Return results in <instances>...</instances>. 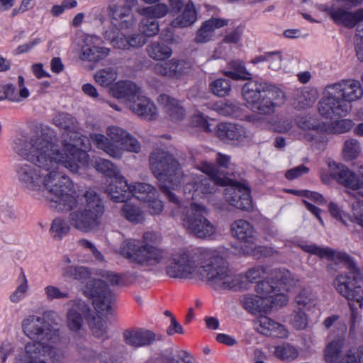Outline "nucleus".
I'll return each instance as SVG.
<instances>
[{"label":"nucleus","mask_w":363,"mask_h":363,"mask_svg":"<svg viewBox=\"0 0 363 363\" xmlns=\"http://www.w3.org/2000/svg\"><path fill=\"white\" fill-rule=\"evenodd\" d=\"M52 138L48 135L33 133L15 141L17 155L30 163L23 162L16 167L19 182L30 190L40 189L46 172L60 160V157L53 155Z\"/></svg>","instance_id":"1"},{"label":"nucleus","mask_w":363,"mask_h":363,"mask_svg":"<svg viewBox=\"0 0 363 363\" xmlns=\"http://www.w3.org/2000/svg\"><path fill=\"white\" fill-rule=\"evenodd\" d=\"M22 329L30 339L38 341L28 342L25 346L26 359H16L15 363H46L45 347L42 341L57 342L59 333L44 317L29 315L22 321Z\"/></svg>","instance_id":"2"},{"label":"nucleus","mask_w":363,"mask_h":363,"mask_svg":"<svg viewBox=\"0 0 363 363\" xmlns=\"http://www.w3.org/2000/svg\"><path fill=\"white\" fill-rule=\"evenodd\" d=\"M34 135H48L51 138L53 145L52 149L54 150L53 155L60 157L59 161L66 167H69L72 171H76L78 168L79 162H84L87 155L82 147H86L85 142L87 140L79 131V129L64 131L62 133V146L60 150L57 145V138L55 133L49 129L41 128L38 130Z\"/></svg>","instance_id":"3"},{"label":"nucleus","mask_w":363,"mask_h":363,"mask_svg":"<svg viewBox=\"0 0 363 363\" xmlns=\"http://www.w3.org/2000/svg\"><path fill=\"white\" fill-rule=\"evenodd\" d=\"M60 164H62L61 161L57 162L46 172L42 186L38 191L44 198L53 203L52 207L57 211H67L76 206L77 200L69 194L72 187V181L57 170Z\"/></svg>","instance_id":"4"},{"label":"nucleus","mask_w":363,"mask_h":363,"mask_svg":"<svg viewBox=\"0 0 363 363\" xmlns=\"http://www.w3.org/2000/svg\"><path fill=\"white\" fill-rule=\"evenodd\" d=\"M85 200L82 206L77 205L70 211L69 223L76 230L82 233H90L101 225V218L104 213V206L96 192L89 189L84 195Z\"/></svg>","instance_id":"5"},{"label":"nucleus","mask_w":363,"mask_h":363,"mask_svg":"<svg viewBox=\"0 0 363 363\" xmlns=\"http://www.w3.org/2000/svg\"><path fill=\"white\" fill-rule=\"evenodd\" d=\"M157 238L156 234L151 232L144 233L145 244L137 240H125L120 247L121 255L130 262L142 267L155 266L164 260V251L151 244Z\"/></svg>","instance_id":"6"},{"label":"nucleus","mask_w":363,"mask_h":363,"mask_svg":"<svg viewBox=\"0 0 363 363\" xmlns=\"http://www.w3.org/2000/svg\"><path fill=\"white\" fill-rule=\"evenodd\" d=\"M196 276L216 290L235 289L238 284L227 260L218 255L208 256L197 269Z\"/></svg>","instance_id":"7"},{"label":"nucleus","mask_w":363,"mask_h":363,"mask_svg":"<svg viewBox=\"0 0 363 363\" xmlns=\"http://www.w3.org/2000/svg\"><path fill=\"white\" fill-rule=\"evenodd\" d=\"M106 134L108 138L95 133L91 135V139L98 148L113 158L121 159L123 150L134 153H138L141 150L140 143L120 127L108 128Z\"/></svg>","instance_id":"8"},{"label":"nucleus","mask_w":363,"mask_h":363,"mask_svg":"<svg viewBox=\"0 0 363 363\" xmlns=\"http://www.w3.org/2000/svg\"><path fill=\"white\" fill-rule=\"evenodd\" d=\"M337 258L349 270L348 274H340L333 281L337 292L349 303L356 302L359 308H363V287L359 284L362 277L356 263L347 253L340 252Z\"/></svg>","instance_id":"9"},{"label":"nucleus","mask_w":363,"mask_h":363,"mask_svg":"<svg viewBox=\"0 0 363 363\" xmlns=\"http://www.w3.org/2000/svg\"><path fill=\"white\" fill-rule=\"evenodd\" d=\"M150 169L160 183L177 186L184 182L181 164L169 152L157 148L149 156Z\"/></svg>","instance_id":"10"},{"label":"nucleus","mask_w":363,"mask_h":363,"mask_svg":"<svg viewBox=\"0 0 363 363\" xmlns=\"http://www.w3.org/2000/svg\"><path fill=\"white\" fill-rule=\"evenodd\" d=\"M200 169L207 176L201 175L194 181L188 182L184 187V194L201 193L203 194H211L216 191L217 186H225L231 179L228 178L223 172L218 169V167L208 162H202Z\"/></svg>","instance_id":"11"},{"label":"nucleus","mask_w":363,"mask_h":363,"mask_svg":"<svg viewBox=\"0 0 363 363\" xmlns=\"http://www.w3.org/2000/svg\"><path fill=\"white\" fill-rule=\"evenodd\" d=\"M204 206L191 203L182 208L181 220L186 230L199 238H207L216 233V227L206 218Z\"/></svg>","instance_id":"12"},{"label":"nucleus","mask_w":363,"mask_h":363,"mask_svg":"<svg viewBox=\"0 0 363 363\" xmlns=\"http://www.w3.org/2000/svg\"><path fill=\"white\" fill-rule=\"evenodd\" d=\"M351 108V105L338 94L331 84L325 87V96L318 104L320 114L329 119L346 116Z\"/></svg>","instance_id":"13"},{"label":"nucleus","mask_w":363,"mask_h":363,"mask_svg":"<svg viewBox=\"0 0 363 363\" xmlns=\"http://www.w3.org/2000/svg\"><path fill=\"white\" fill-rule=\"evenodd\" d=\"M332 18L337 23H341L347 28H353L357 25L355 40L357 57L363 62V8L354 12L347 11L338 9L330 12Z\"/></svg>","instance_id":"14"},{"label":"nucleus","mask_w":363,"mask_h":363,"mask_svg":"<svg viewBox=\"0 0 363 363\" xmlns=\"http://www.w3.org/2000/svg\"><path fill=\"white\" fill-rule=\"evenodd\" d=\"M198 263L194 256L186 250H179L172 255L166 273L172 278L190 279L196 275Z\"/></svg>","instance_id":"15"},{"label":"nucleus","mask_w":363,"mask_h":363,"mask_svg":"<svg viewBox=\"0 0 363 363\" xmlns=\"http://www.w3.org/2000/svg\"><path fill=\"white\" fill-rule=\"evenodd\" d=\"M83 293L92 299V303L98 312L110 313L112 294L104 281L96 279L89 280L84 285Z\"/></svg>","instance_id":"16"},{"label":"nucleus","mask_w":363,"mask_h":363,"mask_svg":"<svg viewBox=\"0 0 363 363\" xmlns=\"http://www.w3.org/2000/svg\"><path fill=\"white\" fill-rule=\"evenodd\" d=\"M257 81L250 80L242 86V95L253 111L259 114L268 115L274 113V103L267 97L261 96L260 89H257Z\"/></svg>","instance_id":"17"},{"label":"nucleus","mask_w":363,"mask_h":363,"mask_svg":"<svg viewBox=\"0 0 363 363\" xmlns=\"http://www.w3.org/2000/svg\"><path fill=\"white\" fill-rule=\"evenodd\" d=\"M225 186V201L230 205L243 211H250L252 208L250 189L247 186L231 179Z\"/></svg>","instance_id":"18"},{"label":"nucleus","mask_w":363,"mask_h":363,"mask_svg":"<svg viewBox=\"0 0 363 363\" xmlns=\"http://www.w3.org/2000/svg\"><path fill=\"white\" fill-rule=\"evenodd\" d=\"M330 176L339 184L352 190L363 189V167L359 170L362 178L354 172L350 171L345 165L333 162L329 164Z\"/></svg>","instance_id":"19"},{"label":"nucleus","mask_w":363,"mask_h":363,"mask_svg":"<svg viewBox=\"0 0 363 363\" xmlns=\"http://www.w3.org/2000/svg\"><path fill=\"white\" fill-rule=\"evenodd\" d=\"M125 342L134 347H146L152 345L156 341H161L162 337L149 330L142 328L125 330L123 332Z\"/></svg>","instance_id":"20"},{"label":"nucleus","mask_w":363,"mask_h":363,"mask_svg":"<svg viewBox=\"0 0 363 363\" xmlns=\"http://www.w3.org/2000/svg\"><path fill=\"white\" fill-rule=\"evenodd\" d=\"M191 68V65L187 61L172 59L162 63H157L154 66V72L162 77L179 78L187 73Z\"/></svg>","instance_id":"21"},{"label":"nucleus","mask_w":363,"mask_h":363,"mask_svg":"<svg viewBox=\"0 0 363 363\" xmlns=\"http://www.w3.org/2000/svg\"><path fill=\"white\" fill-rule=\"evenodd\" d=\"M91 311L84 301L76 300L67 313V325L70 330L78 331L83 325V316L86 317Z\"/></svg>","instance_id":"22"},{"label":"nucleus","mask_w":363,"mask_h":363,"mask_svg":"<svg viewBox=\"0 0 363 363\" xmlns=\"http://www.w3.org/2000/svg\"><path fill=\"white\" fill-rule=\"evenodd\" d=\"M215 132L216 136L225 143L233 140L243 141L247 137L244 127L232 123H218L215 128Z\"/></svg>","instance_id":"23"},{"label":"nucleus","mask_w":363,"mask_h":363,"mask_svg":"<svg viewBox=\"0 0 363 363\" xmlns=\"http://www.w3.org/2000/svg\"><path fill=\"white\" fill-rule=\"evenodd\" d=\"M338 94L350 104L363 96V89L357 80L349 79L331 84Z\"/></svg>","instance_id":"24"},{"label":"nucleus","mask_w":363,"mask_h":363,"mask_svg":"<svg viewBox=\"0 0 363 363\" xmlns=\"http://www.w3.org/2000/svg\"><path fill=\"white\" fill-rule=\"evenodd\" d=\"M127 106L133 113L145 119L152 120L157 114L155 104L146 96H143L140 92L136 99L128 103Z\"/></svg>","instance_id":"25"},{"label":"nucleus","mask_w":363,"mask_h":363,"mask_svg":"<svg viewBox=\"0 0 363 363\" xmlns=\"http://www.w3.org/2000/svg\"><path fill=\"white\" fill-rule=\"evenodd\" d=\"M106 193L115 202H125L131 198L130 186L123 177H115L106 187Z\"/></svg>","instance_id":"26"},{"label":"nucleus","mask_w":363,"mask_h":363,"mask_svg":"<svg viewBox=\"0 0 363 363\" xmlns=\"http://www.w3.org/2000/svg\"><path fill=\"white\" fill-rule=\"evenodd\" d=\"M256 324V330L266 336L284 338L288 336V331L281 324L276 323L267 316H261Z\"/></svg>","instance_id":"27"},{"label":"nucleus","mask_w":363,"mask_h":363,"mask_svg":"<svg viewBox=\"0 0 363 363\" xmlns=\"http://www.w3.org/2000/svg\"><path fill=\"white\" fill-rule=\"evenodd\" d=\"M140 92V88L130 81L118 82L110 89L111 95L118 99H124L127 106L136 99Z\"/></svg>","instance_id":"28"},{"label":"nucleus","mask_w":363,"mask_h":363,"mask_svg":"<svg viewBox=\"0 0 363 363\" xmlns=\"http://www.w3.org/2000/svg\"><path fill=\"white\" fill-rule=\"evenodd\" d=\"M158 102L163 106L164 112L172 121H182L185 116V110L181 103L167 94H161Z\"/></svg>","instance_id":"29"},{"label":"nucleus","mask_w":363,"mask_h":363,"mask_svg":"<svg viewBox=\"0 0 363 363\" xmlns=\"http://www.w3.org/2000/svg\"><path fill=\"white\" fill-rule=\"evenodd\" d=\"M227 25V21L212 18L203 23L201 28L196 33L195 42L197 43H205L208 42L216 28H220Z\"/></svg>","instance_id":"30"},{"label":"nucleus","mask_w":363,"mask_h":363,"mask_svg":"<svg viewBox=\"0 0 363 363\" xmlns=\"http://www.w3.org/2000/svg\"><path fill=\"white\" fill-rule=\"evenodd\" d=\"M231 231L233 235L242 242L253 243L255 240L254 228L245 220L234 221L231 225Z\"/></svg>","instance_id":"31"},{"label":"nucleus","mask_w":363,"mask_h":363,"mask_svg":"<svg viewBox=\"0 0 363 363\" xmlns=\"http://www.w3.org/2000/svg\"><path fill=\"white\" fill-rule=\"evenodd\" d=\"M255 291L257 292L258 296L264 299L271 298V303H274L275 300L279 297V300L281 298H286L281 294V289L278 285L274 284L272 280H262L257 282L255 286Z\"/></svg>","instance_id":"32"},{"label":"nucleus","mask_w":363,"mask_h":363,"mask_svg":"<svg viewBox=\"0 0 363 363\" xmlns=\"http://www.w3.org/2000/svg\"><path fill=\"white\" fill-rule=\"evenodd\" d=\"M317 98L315 89H297L293 94L292 104L296 109H305L313 106Z\"/></svg>","instance_id":"33"},{"label":"nucleus","mask_w":363,"mask_h":363,"mask_svg":"<svg viewBox=\"0 0 363 363\" xmlns=\"http://www.w3.org/2000/svg\"><path fill=\"white\" fill-rule=\"evenodd\" d=\"M110 50L105 47H99L88 42L82 47L80 59L84 61L99 62L109 54Z\"/></svg>","instance_id":"34"},{"label":"nucleus","mask_w":363,"mask_h":363,"mask_svg":"<svg viewBox=\"0 0 363 363\" xmlns=\"http://www.w3.org/2000/svg\"><path fill=\"white\" fill-rule=\"evenodd\" d=\"M61 275L65 279H73L82 283L91 277V270L83 265H67L61 268Z\"/></svg>","instance_id":"35"},{"label":"nucleus","mask_w":363,"mask_h":363,"mask_svg":"<svg viewBox=\"0 0 363 363\" xmlns=\"http://www.w3.org/2000/svg\"><path fill=\"white\" fill-rule=\"evenodd\" d=\"M257 85H258L257 89H260L261 96L267 97L277 107L285 102L286 96L281 89L266 82H258L257 81Z\"/></svg>","instance_id":"36"},{"label":"nucleus","mask_w":363,"mask_h":363,"mask_svg":"<svg viewBox=\"0 0 363 363\" xmlns=\"http://www.w3.org/2000/svg\"><path fill=\"white\" fill-rule=\"evenodd\" d=\"M147 55L155 60H164L171 57L172 48L164 42L157 40L152 41L146 47Z\"/></svg>","instance_id":"37"},{"label":"nucleus","mask_w":363,"mask_h":363,"mask_svg":"<svg viewBox=\"0 0 363 363\" xmlns=\"http://www.w3.org/2000/svg\"><path fill=\"white\" fill-rule=\"evenodd\" d=\"M130 189L131 197H135L143 202L153 199L157 194V190L154 186L145 183H138L133 186H130Z\"/></svg>","instance_id":"38"},{"label":"nucleus","mask_w":363,"mask_h":363,"mask_svg":"<svg viewBox=\"0 0 363 363\" xmlns=\"http://www.w3.org/2000/svg\"><path fill=\"white\" fill-rule=\"evenodd\" d=\"M196 20V13L193 3L189 1L185 6L183 13L174 18L172 25L174 27L185 28L193 24Z\"/></svg>","instance_id":"39"},{"label":"nucleus","mask_w":363,"mask_h":363,"mask_svg":"<svg viewBox=\"0 0 363 363\" xmlns=\"http://www.w3.org/2000/svg\"><path fill=\"white\" fill-rule=\"evenodd\" d=\"M121 213L128 220L133 223H141L145 220L144 211L140 206L132 203H125L121 208Z\"/></svg>","instance_id":"40"},{"label":"nucleus","mask_w":363,"mask_h":363,"mask_svg":"<svg viewBox=\"0 0 363 363\" xmlns=\"http://www.w3.org/2000/svg\"><path fill=\"white\" fill-rule=\"evenodd\" d=\"M228 67L230 69H232L233 71L224 72V74L226 77L234 80H251L250 77L251 74L246 69L242 62L239 60L230 61L228 63Z\"/></svg>","instance_id":"41"},{"label":"nucleus","mask_w":363,"mask_h":363,"mask_svg":"<svg viewBox=\"0 0 363 363\" xmlns=\"http://www.w3.org/2000/svg\"><path fill=\"white\" fill-rule=\"evenodd\" d=\"M213 109L223 116H237L240 113L238 103L233 101H218L213 105Z\"/></svg>","instance_id":"42"},{"label":"nucleus","mask_w":363,"mask_h":363,"mask_svg":"<svg viewBox=\"0 0 363 363\" xmlns=\"http://www.w3.org/2000/svg\"><path fill=\"white\" fill-rule=\"evenodd\" d=\"M269 279L272 281L274 284L278 285L280 289L281 287L286 288L294 283L291 272L284 269H273L271 272Z\"/></svg>","instance_id":"43"},{"label":"nucleus","mask_w":363,"mask_h":363,"mask_svg":"<svg viewBox=\"0 0 363 363\" xmlns=\"http://www.w3.org/2000/svg\"><path fill=\"white\" fill-rule=\"evenodd\" d=\"M53 123L64 129V131L79 129V124L74 117L67 113H59L52 119Z\"/></svg>","instance_id":"44"},{"label":"nucleus","mask_w":363,"mask_h":363,"mask_svg":"<svg viewBox=\"0 0 363 363\" xmlns=\"http://www.w3.org/2000/svg\"><path fill=\"white\" fill-rule=\"evenodd\" d=\"M89 325L92 334L103 340L108 337V328L106 322L100 316H94L89 321Z\"/></svg>","instance_id":"45"},{"label":"nucleus","mask_w":363,"mask_h":363,"mask_svg":"<svg viewBox=\"0 0 363 363\" xmlns=\"http://www.w3.org/2000/svg\"><path fill=\"white\" fill-rule=\"evenodd\" d=\"M298 350L289 344H283L276 347L274 355L283 361L291 362L298 357Z\"/></svg>","instance_id":"46"},{"label":"nucleus","mask_w":363,"mask_h":363,"mask_svg":"<svg viewBox=\"0 0 363 363\" xmlns=\"http://www.w3.org/2000/svg\"><path fill=\"white\" fill-rule=\"evenodd\" d=\"M162 363H192L189 354L185 351L174 354L172 350L164 352L160 357Z\"/></svg>","instance_id":"47"},{"label":"nucleus","mask_w":363,"mask_h":363,"mask_svg":"<svg viewBox=\"0 0 363 363\" xmlns=\"http://www.w3.org/2000/svg\"><path fill=\"white\" fill-rule=\"evenodd\" d=\"M169 11V8L165 4H157L154 6L145 7L139 11L144 17L152 18V19L162 18Z\"/></svg>","instance_id":"48"},{"label":"nucleus","mask_w":363,"mask_h":363,"mask_svg":"<svg viewBox=\"0 0 363 363\" xmlns=\"http://www.w3.org/2000/svg\"><path fill=\"white\" fill-rule=\"evenodd\" d=\"M117 73L112 67L99 70L94 74V79L101 86H108L116 79Z\"/></svg>","instance_id":"49"},{"label":"nucleus","mask_w":363,"mask_h":363,"mask_svg":"<svg viewBox=\"0 0 363 363\" xmlns=\"http://www.w3.org/2000/svg\"><path fill=\"white\" fill-rule=\"evenodd\" d=\"M242 306L250 313H256L262 311L264 300L259 296L247 295L241 300Z\"/></svg>","instance_id":"50"},{"label":"nucleus","mask_w":363,"mask_h":363,"mask_svg":"<svg viewBox=\"0 0 363 363\" xmlns=\"http://www.w3.org/2000/svg\"><path fill=\"white\" fill-rule=\"evenodd\" d=\"M209 88L213 94L224 97L231 91L230 81L226 79H218L209 84Z\"/></svg>","instance_id":"51"},{"label":"nucleus","mask_w":363,"mask_h":363,"mask_svg":"<svg viewBox=\"0 0 363 363\" xmlns=\"http://www.w3.org/2000/svg\"><path fill=\"white\" fill-rule=\"evenodd\" d=\"M69 230L70 226L64 219L56 218L53 220L50 231L55 240H61L63 236L69 233Z\"/></svg>","instance_id":"52"},{"label":"nucleus","mask_w":363,"mask_h":363,"mask_svg":"<svg viewBox=\"0 0 363 363\" xmlns=\"http://www.w3.org/2000/svg\"><path fill=\"white\" fill-rule=\"evenodd\" d=\"M94 167L98 172L108 177H116L119 173L118 168L113 162L106 159L99 158L96 160Z\"/></svg>","instance_id":"53"},{"label":"nucleus","mask_w":363,"mask_h":363,"mask_svg":"<svg viewBox=\"0 0 363 363\" xmlns=\"http://www.w3.org/2000/svg\"><path fill=\"white\" fill-rule=\"evenodd\" d=\"M140 31L146 38L157 35L160 31L157 21L152 18L144 17L140 24Z\"/></svg>","instance_id":"54"},{"label":"nucleus","mask_w":363,"mask_h":363,"mask_svg":"<svg viewBox=\"0 0 363 363\" xmlns=\"http://www.w3.org/2000/svg\"><path fill=\"white\" fill-rule=\"evenodd\" d=\"M360 145L355 139H349L345 142L343 155L347 160H352L357 157L360 152Z\"/></svg>","instance_id":"55"},{"label":"nucleus","mask_w":363,"mask_h":363,"mask_svg":"<svg viewBox=\"0 0 363 363\" xmlns=\"http://www.w3.org/2000/svg\"><path fill=\"white\" fill-rule=\"evenodd\" d=\"M340 347L337 342H332L325 350V360L327 363H340Z\"/></svg>","instance_id":"56"},{"label":"nucleus","mask_w":363,"mask_h":363,"mask_svg":"<svg viewBox=\"0 0 363 363\" xmlns=\"http://www.w3.org/2000/svg\"><path fill=\"white\" fill-rule=\"evenodd\" d=\"M290 322L296 330H303L308 325V318L302 310L295 311L291 315Z\"/></svg>","instance_id":"57"},{"label":"nucleus","mask_w":363,"mask_h":363,"mask_svg":"<svg viewBox=\"0 0 363 363\" xmlns=\"http://www.w3.org/2000/svg\"><path fill=\"white\" fill-rule=\"evenodd\" d=\"M46 361L50 359L53 363H61L65 357V354L61 350L50 345L45 347Z\"/></svg>","instance_id":"58"},{"label":"nucleus","mask_w":363,"mask_h":363,"mask_svg":"<svg viewBox=\"0 0 363 363\" xmlns=\"http://www.w3.org/2000/svg\"><path fill=\"white\" fill-rule=\"evenodd\" d=\"M45 292L47 298L50 300L69 298V293L68 291H61L59 288L54 286H46Z\"/></svg>","instance_id":"59"},{"label":"nucleus","mask_w":363,"mask_h":363,"mask_svg":"<svg viewBox=\"0 0 363 363\" xmlns=\"http://www.w3.org/2000/svg\"><path fill=\"white\" fill-rule=\"evenodd\" d=\"M267 269L262 266L252 267L247 270L245 274L246 279L251 283L257 281V279L261 278L262 275L267 274Z\"/></svg>","instance_id":"60"},{"label":"nucleus","mask_w":363,"mask_h":363,"mask_svg":"<svg viewBox=\"0 0 363 363\" xmlns=\"http://www.w3.org/2000/svg\"><path fill=\"white\" fill-rule=\"evenodd\" d=\"M109 35H111V33ZM106 38L107 40H110L111 45L115 48L123 50L129 49L128 36L123 35H118L117 36L113 35L112 37H108L106 35Z\"/></svg>","instance_id":"61"},{"label":"nucleus","mask_w":363,"mask_h":363,"mask_svg":"<svg viewBox=\"0 0 363 363\" xmlns=\"http://www.w3.org/2000/svg\"><path fill=\"white\" fill-rule=\"evenodd\" d=\"M295 301L299 308L298 310H302V308L305 307H310L312 304V298L310 296V292L306 289L302 290L296 296Z\"/></svg>","instance_id":"62"},{"label":"nucleus","mask_w":363,"mask_h":363,"mask_svg":"<svg viewBox=\"0 0 363 363\" xmlns=\"http://www.w3.org/2000/svg\"><path fill=\"white\" fill-rule=\"evenodd\" d=\"M4 88V99H7L13 102H20L23 99L17 94L16 87L13 84H7L2 86Z\"/></svg>","instance_id":"63"},{"label":"nucleus","mask_w":363,"mask_h":363,"mask_svg":"<svg viewBox=\"0 0 363 363\" xmlns=\"http://www.w3.org/2000/svg\"><path fill=\"white\" fill-rule=\"evenodd\" d=\"M160 189L162 193L165 195V196L168 199V200L174 203L178 208H182L180 206V202L178 197L175 195L174 192L171 191V186L173 187L171 184L168 183H160Z\"/></svg>","instance_id":"64"}]
</instances>
